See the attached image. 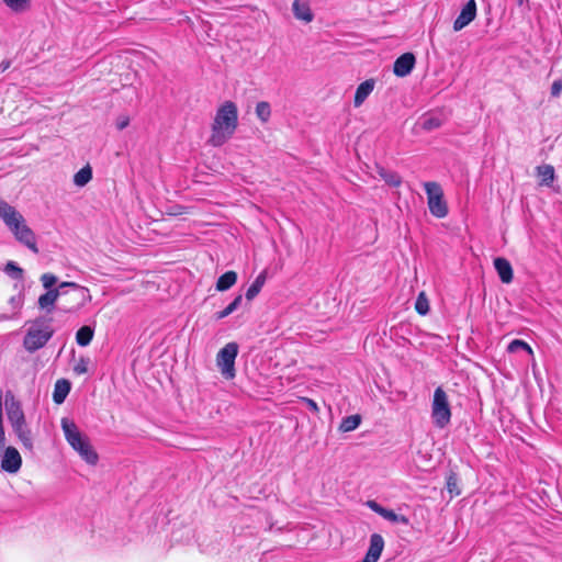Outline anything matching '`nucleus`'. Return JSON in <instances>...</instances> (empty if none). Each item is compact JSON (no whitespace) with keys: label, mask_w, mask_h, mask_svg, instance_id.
<instances>
[{"label":"nucleus","mask_w":562,"mask_h":562,"mask_svg":"<svg viewBox=\"0 0 562 562\" xmlns=\"http://www.w3.org/2000/svg\"><path fill=\"white\" fill-rule=\"evenodd\" d=\"M238 126V109L233 101H225L216 111L209 143L214 147L224 145Z\"/></svg>","instance_id":"nucleus-1"},{"label":"nucleus","mask_w":562,"mask_h":562,"mask_svg":"<svg viewBox=\"0 0 562 562\" xmlns=\"http://www.w3.org/2000/svg\"><path fill=\"white\" fill-rule=\"evenodd\" d=\"M0 217L20 243L34 254H38L35 234L26 225L22 214L3 200H0Z\"/></svg>","instance_id":"nucleus-2"},{"label":"nucleus","mask_w":562,"mask_h":562,"mask_svg":"<svg viewBox=\"0 0 562 562\" xmlns=\"http://www.w3.org/2000/svg\"><path fill=\"white\" fill-rule=\"evenodd\" d=\"M65 438L70 447L89 464L94 465L98 462V453L92 448L90 440L85 436L76 423L67 417L60 422Z\"/></svg>","instance_id":"nucleus-3"},{"label":"nucleus","mask_w":562,"mask_h":562,"mask_svg":"<svg viewBox=\"0 0 562 562\" xmlns=\"http://www.w3.org/2000/svg\"><path fill=\"white\" fill-rule=\"evenodd\" d=\"M60 308L64 313H76L90 300L89 290L75 282L59 284Z\"/></svg>","instance_id":"nucleus-4"},{"label":"nucleus","mask_w":562,"mask_h":562,"mask_svg":"<svg viewBox=\"0 0 562 562\" xmlns=\"http://www.w3.org/2000/svg\"><path fill=\"white\" fill-rule=\"evenodd\" d=\"M424 188L430 214L437 218L446 217L449 209L441 186L436 181H429L424 183Z\"/></svg>","instance_id":"nucleus-5"},{"label":"nucleus","mask_w":562,"mask_h":562,"mask_svg":"<svg viewBox=\"0 0 562 562\" xmlns=\"http://www.w3.org/2000/svg\"><path fill=\"white\" fill-rule=\"evenodd\" d=\"M451 408L448 395L441 386H438L434 392L431 404V417L434 424L438 428H445L451 420Z\"/></svg>","instance_id":"nucleus-6"},{"label":"nucleus","mask_w":562,"mask_h":562,"mask_svg":"<svg viewBox=\"0 0 562 562\" xmlns=\"http://www.w3.org/2000/svg\"><path fill=\"white\" fill-rule=\"evenodd\" d=\"M238 350L239 347L236 342H228L216 355V366L226 380H232L236 375L235 360Z\"/></svg>","instance_id":"nucleus-7"},{"label":"nucleus","mask_w":562,"mask_h":562,"mask_svg":"<svg viewBox=\"0 0 562 562\" xmlns=\"http://www.w3.org/2000/svg\"><path fill=\"white\" fill-rule=\"evenodd\" d=\"M53 334L54 329L48 325H33L26 331V335L23 339V346L27 351L34 352L43 348L53 337Z\"/></svg>","instance_id":"nucleus-8"},{"label":"nucleus","mask_w":562,"mask_h":562,"mask_svg":"<svg viewBox=\"0 0 562 562\" xmlns=\"http://www.w3.org/2000/svg\"><path fill=\"white\" fill-rule=\"evenodd\" d=\"M1 469L8 473H16L22 465V458L14 447L3 449Z\"/></svg>","instance_id":"nucleus-9"},{"label":"nucleus","mask_w":562,"mask_h":562,"mask_svg":"<svg viewBox=\"0 0 562 562\" xmlns=\"http://www.w3.org/2000/svg\"><path fill=\"white\" fill-rule=\"evenodd\" d=\"M476 16V2L475 0H469L462 8L460 14L453 22V30L461 31L469 25Z\"/></svg>","instance_id":"nucleus-10"},{"label":"nucleus","mask_w":562,"mask_h":562,"mask_svg":"<svg viewBox=\"0 0 562 562\" xmlns=\"http://www.w3.org/2000/svg\"><path fill=\"white\" fill-rule=\"evenodd\" d=\"M416 63L413 53H405L396 58L393 65V72L397 77H405L411 74Z\"/></svg>","instance_id":"nucleus-11"},{"label":"nucleus","mask_w":562,"mask_h":562,"mask_svg":"<svg viewBox=\"0 0 562 562\" xmlns=\"http://www.w3.org/2000/svg\"><path fill=\"white\" fill-rule=\"evenodd\" d=\"M384 548L383 537L379 533H372L370 537L369 549L362 562H378Z\"/></svg>","instance_id":"nucleus-12"},{"label":"nucleus","mask_w":562,"mask_h":562,"mask_svg":"<svg viewBox=\"0 0 562 562\" xmlns=\"http://www.w3.org/2000/svg\"><path fill=\"white\" fill-rule=\"evenodd\" d=\"M7 416L12 427H20L25 422L23 409L13 397L10 402H7Z\"/></svg>","instance_id":"nucleus-13"},{"label":"nucleus","mask_w":562,"mask_h":562,"mask_svg":"<svg viewBox=\"0 0 562 562\" xmlns=\"http://www.w3.org/2000/svg\"><path fill=\"white\" fill-rule=\"evenodd\" d=\"M293 14L297 20L310 23L314 19L310 0H294L292 4Z\"/></svg>","instance_id":"nucleus-14"},{"label":"nucleus","mask_w":562,"mask_h":562,"mask_svg":"<svg viewBox=\"0 0 562 562\" xmlns=\"http://www.w3.org/2000/svg\"><path fill=\"white\" fill-rule=\"evenodd\" d=\"M494 267L503 283L508 284L513 281L514 271L510 262L507 259L503 257L494 259Z\"/></svg>","instance_id":"nucleus-15"},{"label":"nucleus","mask_w":562,"mask_h":562,"mask_svg":"<svg viewBox=\"0 0 562 562\" xmlns=\"http://www.w3.org/2000/svg\"><path fill=\"white\" fill-rule=\"evenodd\" d=\"M374 85L375 81L373 79H368L358 86L353 98V104L356 108L360 106L366 101L373 91Z\"/></svg>","instance_id":"nucleus-16"},{"label":"nucleus","mask_w":562,"mask_h":562,"mask_svg":"<svg viewBox=\"0 0 562 562\" xmlns=\"http://www.w3.org/2000/svg\"><path fill=\"white\" fill-rule=\"evenodd\" d=\"M59 286L54 290H47L44 294L38 297V306L42 310L52 312L54 310L56 301L59 299Z\"/></svg>","instance_id":"nucleus-17"},{"label":"nucleus","mask_w":562,"mask_h":562,"mask_svg":"<svg viewBox=\"0 0 562 562\" xmlns=\"http://www.w3.org/2000/svg\"><path fill=\"white\" fill-rule=\"evenodd\" d=\"M70 382L66 379L57 380L54 386L53 401L61 404L70 392Z\"/></svg>","instance_id":"nucleus-18"},{"label":"nucleus","mask_w":562,"mask_h":562,"mask_svg":"<svg viewBox=\"0 0 562 562\" xmlns=\"http://www.w3.org/2000/svg\"><path fill=\"white\" fill-rule=\"evenodd\" d=\"M540 186L550 187L554 180V168L552 165H541L536 168Z\"/></svg>","instance_id":"nucleus-19"},{"label":"nucleus","mask_w":562,"mask_h":562,"mask_svg":"<svg viewBox=\"0 0 562 562\" xmlns=\"http://www.w3.org/2000/svg\"><path fill=\"white\" fill-rule=\"evenodd\" d=\"M237 282V273L233 270L223 273L216 281V290L224 292L234 286Z\"/></svg>","instance_id":"nucleus-20"},{"label":"nucleus","mask_w":562,"mask_h":562,"mask_svg":"<svg viewBox=\"0 0 562 562\" xmlns=\"http://www.w3.org/2000/svg\"><path fill=\"white\" fill-rule=\"evenodd\" d=\"M94 336V329L91 326L85 325L80 327L76 333V342L80 347L88 346Z\"/></svg>","instance_id":"nucleus-21"},{"label":"nucleus","mask_w":562,"mask_h":562,"mask_svg":"<svg viewBox=\"0 0 562 562\" xmlns=\"http://www.w3.org/2000/svg\"><path fill=\"white\" fill-rule=\"evenodd\" d=\"M19 439L22 441L23 446L27 449L33 448L32 435L31 430L26 426V422L22 424L20 427H12Z\"/></svg>","instance_id":"nucleus-22"},{"label":"nucleus","mask_w":562,"mask_h":562,"mask_svg":"<svg viewBox=\"0 0 562 562\" xmlns=\"http://www.w3.org/2000/svg\"><path fill=\"white\" fill-rule=\"evenodd\" d=\"M378 173L385 181V183L391 187L397 188L402 184V178L397 172L390 171L384 168H379Z\"/></svg>","instance_id":"nucleus-23"},{"label":"nucleus","mask_w":562,"mask_h":562,"mask_svg":"<svg viewBox=\"0 0 562 562\" xmlns=\"http://www.w3.org/2000/svg\"><path fill=\"white\" fill-rule=\"evenodd\" d=\"M92 179V168L89 165L82 167L74 176V182L78 187H85Z\"/></svg>","instance_id":"nucleus-24"},{"label":"nucleus","mask_w":562,"mask_h":562,"mask_svg":"<svg viewBox=\"0 0 562 562\" xmlns=\"http://www.w3.org/2000/svg\"><path fill=\"white\" fill-rule=\"evenodd\" d=\"M361 423V417L360 415L356 414V415H350V416H347L345 417L340 425H339V430L342 431V432H349V431H352L355 430L356 428H358V426L360 425Z\"/></svg>","instance_id":"nucleus-25"},{"label":"nucleus","mask_w":562,"mask_h":562,"mask_svg":"<svg viewBox=\"0 0 562 562\" xmlns=\"http://www.w3.org/2000/svg\"><path fill=\"white\" fill-rule=\"evenodd\" d=\"M241 301H243V296L240 294L237 295L224 310L217 312L214 315L215 319L220 321V319H223V318L227 317L228 315H231L233 312H235L238 308Z\"/></svg>","instance_id":"nucleus-26"},{"label":"nucleus","mask_w":562,"mask_h":562,"mask_svg":"<svg viewBox=\"0 0 562 562\" xmlns=\"http://www.w3.org/2000/svg\"><path fill=\"white\" fill-rule=\"evenodd\" d=\"M446 487L451 497L459 496L461 490L459 487V479L454 472H450L446 480Z\"/></svg>","instance_id":"nucleus-27"},{"label":"nucleus","mask_w":562,"mask_h":562,"mask_svg":"<svg viewBox=\"0 0 562 562\" xmlns=\"http://www.w3.org/2000/svg\"><path fill=\"white\" fill-rule=\"evenodd\" d=\"M256 115L262 122L267 123L271 116V108L267 101H260L256 105Z\"/></svg>","instance_id":"nucleus-28"},{"label":"nucleus","mask_w":562,"mask_h":562,"mask_svg":"<svg viewBox=\"0 0 562 562\" xmlns=\"http://www.w3.org/2000/svg\"><path fill=\"white\" fill-rule=\"evenodd\" d=\"M415 311L419 315H426L429 312V301L425 292H420L415 302Z\"/></svg>","instance_id":"nucleus-29"},{"label":"nucleus","mask_w":562,"mask_h":562,"mask_svg":"<svg viewBox=\"0 0 562 562\" xmlns=\"http://www.w3.org/2000/svg\"><path fill=\"white\" fill-rule=\"evenodd\" d=\"M381 516L384 519H386L389 521H392V522H398V524H403V525H408L409 524V519L406 516L398 515V514H396L393 510L387 509V508L384 509V512L382 513Z\"/></svg>","instance_id":"nucleus-30"},{"label":"nucleus","mask_w":562,"mask_h":562,"mask_svg":"<svg viewBox=\"0 0 562 562\" xmlns=\"http://www.w3.org/2000/svg\"><path fill=\"white\" fill-rule=\"evenodd\" d=\"M7 7L15 12H22L29 8L30 0H2Z\"/></svg>","instance_id":"nucleus-31"},{"label":"nucleus","mask_w":562,"mask_h":562,"mask_svg":"<svg viewBox=\"0 0 562 562\" xmlns=\"http://www.w3.org/2000/svg\"><path fill=\"white\" fill-rule=\"evenodd\" d=\"M518 350H526L528 353H532V349L527 342L520 339H515L508 345V351L516 352Z\"/></svg>","instance_id":"nucleus-32"},{"label":"nucleus","mask_w":562,"mask_h":562,"mask_svg":"<svg viewBox=\"0 0 562 562\" xmlns=\"http://www.w3.org/2000/svg\"><path fill=\"white\" fill-rule=\"evenodd\" d=\"M41 282L45 289L54 290L53 286L56 284L57 278L55 274L49 272L43 273L41 277Z\"/></svg>","instance_id":"nucleus-33"},{"label":"nucleus","mask_w":562,"mask_h":562,"mask_svg":"<svg viewBox=\"0 0 562 562\" xmlns=\"http://www.w3.org/2000/svg\"><path fill=\"white\" fill-rule=\"evenodd\" d=\"M88 364H89V359L83 358V357L79 358L78 361L76 362V364L74 366V372L78 375L87 373Z\"/></svg>","instance_id":"nucleus-34"},{"label":"nucleus","mask_w":562,"mask_h":562,"mask_svg":"<svg viewBox=\"0 0 562 562\" xmlns=\"http://www.w3.org/2000/svg\"><path fill=\"white\" fill-rule=\"evenodd\" d=\"M5 272L10 273L13 278L20 279L23 276V270L18 267L13 261H9L5 265Z\"/></svg>","instance_id":"nucleus-35"},{"label":"nucleus","mask_w":562,"mask_h":562,"mask_svg":"<svg viewBox=\"0 0 562 562\" xmlns=\"http://www.w3.org/2000/svg\"><path fill=\"white\" fill-rule=\"evenodd\" d=\"M260 291L261 290L259 288L251 283L247 289L245 296L248 301H252L259 294Z\"/></svg>","instance_id":"nucleus-36"},{"label":"nucleus","mask_w":562,"mask_h":562,"mask_svg":"<svg viewBox=\"0 0 562 562\" xmlns=\"http://www.w3.org/2000/svg\"><path fill=\"white\" fill-rule=\"evenodd\" d=\"M440 122L437 119H428L424 122L423 127L427 131L439 127Z\"/></svg>","instance_id":"nucleus-37"},{"label":"nucleus","mask_w":562,"mask_h":562,"mask_svg":"<svg viewBox=\"0 0 562 562\" xmlns=\"http://www.w3.org/2000/svg\"><path fill=\"white\" fill-rule=\"evenodd\" d=\"M561 91H562V80L553 81V83L551 86V95L559 97Z\"/></svg>","instance_id":"nucleus-38"},{"label":"nucleus","mask_w":562,"mask_h":562,"mask_svg":"<svg viewBox=\"0 0 562 562\" xmlns=\"http://www.w3.org/2000/svg\"><path fill=\"white\" fill-rule=\"evenodd\" d=\"M130 124V117L124 115V116H121L117 119L116 121V127L122 131L124 130L125 127H127Z\"/></svg>","instance_id":"nucleus-39"},{"label":"nucleus","mask_w":562,"mask_h":562,"mask_svg":"<svg viewBox=\"0 0 562 562\" xmlns=\"http://www.w3.org/2000/svg\"><path fill=\"white\" fill-rule=\"evenodd\" d=\"M265 282H266V272L262 271L256 279L255 281L252 282L254 285H256L257 288H259L260 290L262 289V286L265 285Z\"/></svg>","instance_id":"nucleus-40"},{"label":"nucleus","mask_w":562,"mask_h":562,"mask_svg":"<svg viewBox=\"0 0 562 562\" xmlns=\"http://www.w3.org/2000/svg\"><path fill=\"white\" fill-rule=\"evenodd\" d=\"M368 506L373 510L375 512L376 514H379L380 516L382 515V513L384 512V507L380 506L376 502L374 501H369L368 503Z\"/></svg>","instance_id":"nucleus-41"},{"label":"nucleus","mask_w":562,"mask_h":562,"mask_svg":"<svg viewBox=\"0 0 562 562\" xmlns=\"http://www.w3.org/2000/svg\"><path fill=\"white\" fill-rule=\"evenodd\" d=\"M304 403H306V405L315 413L318 412V406H317V403L312 400V398H308V397H302L301 398Z\"/></svg>","instance_id":"nucleus-42"},{"label":"nucleus","mask_w":562,"mask_h":562,"mask_svg":"<svg viewBox=\"0 0 562 562\" xmlns=\"http://www.w3.org/2000/svg\"><path fill=\"white\" fill-rule=\"evenodd\" d=\"M10 66H11L10 60H2V61L0 63V71H1V72H4L7 69H9V68H10Z\"/></svg>","instance_id":"nucleus-43"}]
</instances>
